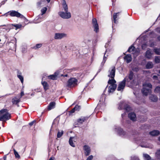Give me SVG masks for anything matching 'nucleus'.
I'll return each instance as SVG.
<instances>
[{"label": "nucleus", "instance_id": "1", "mask_svg": "<svg viewBox=\"0 0 160 160\" xmlns=\"http://www.w3.org/2000/svg\"><path fill=\"white\" fill-rule=\"evenodd\" d=\"M135 76L132 71H130L128 75L123 80L128 87H131L135 83L136 80L134 78Z\"/></svg>", "mask_w": 160, "mask_h": 160}, {"label": "nucleus", "instance_id": "2", "mask_svg": "<svg viewBox=\"0 0 160 160\" xmlns=\"http://www.w3.org/2000/svg\"><path fill=\"white\" fill-rule=\"evenodd\" d=\"M11 114L8 113V110L3 109L0 111V121H4L9 119Z\"/></svg>", "mask_w": 160, "mask_h": 160}, {"label": "nucleus", "instance_id": "3", "mask_svg": "<svg viewBox=\"0 0 160 160\" xmlns=\"http://www.w3.org/2000/svg\"><path fill=\"white\" fill-rule=\"evenodd\" d=\"M143 88L142 89V92L143 95L147 96L151 92L152 87V84L149 82H145L143 85Z\"/></svg>", "mask_w": 160, "mask_h": 160}, {"label": "nucleus", "instance_id": "4", "mask_svg": "<svg viewBox=\"0 0 160 160\" xmlns=\"http://www.w3.org/2000/svg\"><path fill=\"white\" fill-rule=\"evenodd\" d=\"M118 109L119 110L124 109L127 112H129L131 110V108L125 102H121L119 104Z\"/></svg>", "mask_w": 160, "mask_h": 160}, {"label": "nucleus", "instance_id": "5", "mask_svg": "<svg viewBox=\"0 0 160 160\" xmlns=\"http://www.w3.org/2000/svg\"><path fill=\"white\" fill-rule=\"evenodd\" d=\"M115 131L120 136L122 137H124L126 138H128V134H129V132L128 133L123 131L122 129L119 127L116 126L115 128Z\"/></svg>", "mask_w": 160, "mask_h": 160}, {"label": "nucleus", "instance_id": "6", "mask_svg": "<svg viewBox=\"0 0 160 160\" xmlns=\"http://www.w3.org/2000/svg\"><path fill=\"white\" fill-rule=\"evenodd\" d=\"M9 16L12 17H16L26 19L25 17L22 15L15 10H11L9 11Z\"/></svg>", "mask_w": 160, "mask_h": 160}, {"label": "nucleus", "instance_id": "7", "mask_svg": "<svg viewBox=\"0 0 160 160\" xmlns=\"http://www.w3.org/2000/svg\"><path fill=\"white\" fill-rule=\"evenodd\" d=\"M78 81L75 78H71L69 79L67 83V86L68 88H72L75 86L77 83Z\"/></svg>", "mask_w": 160, "mask_h": 160}, {"label": "nucleus", "instance_id": "8", "mask_svg": "<svg viewBox=\"0 0 160 160\" xmlns=\"http://www.w3.org/2000/svg\"><path fill=\"white\" fill-rule=\"evenodd\" d=\"M116 84L110 85L108 87L107 86L104 91L103 94L104 95L105 94V93L107 88L108 89V94H110V93H112L116 89Z\"/></svg>", "mask_w": 160, "mask_h": 160}, {"label": "nucleus", "instance_id": "9", "mask_svg": "<svg viewBox=\"0 0 160 160\" xmlns=\"http://www.w3.org/2000/svg\"><path fill=\"white\" fill-rule=\"evenodd\" d=\"M59 14L61 17L64 19H68L71 18V14L70 12H59Z\"/></svg>", "mask_w": 160, "mask_h": 160}, {"label": "nucleus", "instance_id": "10", "mask_svg": "<svg viewBox=\"0 0 160 160\" xmlns=\"http://www.w3.org/2000/svg\"><path fill=\"white\" fill-rule=\"evenodd\" d=\"M92 23L94 28V31L96 32H98L99 31V27L97 20L96 18H93L92 19Z\"/></svg>", "mask_w": 160, "mask_h": 160}, {"label": "nucleus", "instance_id": "11", "mask_svg": "<svg viewBox=\"0 0 160 160\" xmlns=\"http://www.w3.org/2000/svg\"><path fill=\"white\" fill-rule=\"evenodd\" d=\"M115 71L116 69L115 67H112L108 71V76L111 78H114L115 75Z\"/></svg>", "mask_w": 160, "mask_h": 160}, {"label": "nucleus", "instance_id": "12", "mask_svg": "<svg viewBox=\"0 0 160 160\" xmlns=\"http://www.w3.org/2000/svg\"><path fill=\"white\" fill-rule=\"evenodd\" d=\"M47 10V8L46 7H44L41 10V12L42 13V14L41 15H39L38 16V18L37 19V18H36L35 19H36V20H38V22H36L35 21H34V22L35 23H38L39 22H41L42 21V19L41 18V17L42 16V15L43 14H45L46 13Z\"/></svg>", "mask_w": 160, "mask_h": 160}, {"label": "nucleus", "instance_id": "13", "mask_svg": "<svg viewBox=\"0 0 160 160\" xmlns=\"http://www.w3.org/2000/svg\"><path fill=\"white\" fill-rule=\"evenodd\" d=\"M125 85L126 84L123 80L119 82L117 89V90L122 92L125 88Z\"/></svg>", "mask_w": 160, "mask_h": 160}, {"label": "nucleus", "instance_id": "14", "mask_svg": "<svg viewBox=\"0 0 160 160\" xmlns=\"http://www.w3.org/2000/svg\"><path fill=\"white\" fill-rule=\"evenodd\" d=\"M83 149L86 156H88L90 154L91 150L89 146L88 145L83 146Z\"/></svg>", "mask_w": 160, "mask_h": 160}, {"label": "nucleus", "instance_id": "15", "mask_svg": "<svg viewBox=\"0 0 160 160\" xmlns=\"http://www.w3.org/2000/svg\"><path fill=\"white\" fill-rule=\"evenodd\" d=\"M153 54V53L152 51L150 48H148L145 52V57L146 58L150 59L151 58Z\"/></svg>", "mask_w": 160, "mask_h": 160}, {"label": "nucleus", "instance_id": "16", "mask_svg": "<svg viewBox=\"0 0 160 160\" xmlns=\"http://www.w3.org/2000/svg\"><path fill=\"white\" fill-rule=\"evenodd\" d=\"M66 36V34L63 33H56L55 34L54 38L56 39H61Z\"/></svg>", "mask_w": 160, "mask_h": 160}, {"label": "nucleus", "instance_id": "17", "mask_svg": "<svg viewBox=\"0 0 160 160\" xmlns=\"http://www.w3.org/2000/svg\"><path fill=\"white\" fill-rule=\"evenodd\" d=\"M20 101V98H18L17 97H15L12 99V104L17 105L18 107H19L18 103Z\"/></svg>", "mask_w": 160, "mask_h": 160}, {"label": "nucleus", "instance_id": "18", "mask_svg": "<svg viewBox=\"0 0 160 160\" xmlns=\"http://www.w3.org/2000/svg\"><path fill=\"white\" fill-rule=\"evenodd\" d=\"M129 118L132 121H135L136 120V116L134 112L129 113L128 114Z\"/></svg>", "mask_w": 160, "mask_h": 160}, {"label": "nucleus", "instance_id": "19", "mask_svg": "<svg viewBox=\"0 0 160 160\" xmlns=\"http://www.w3.org/2000/svg\"><path fill=\"white\" fill-rule=\"evenodd\" d=\"M88 118V117H81L77 120L78 123L79 124H82L83 122L87 120Z\"/></svg>", "mask_w": 160, "mask_h": 160}, {"label": "nucleus", "instance_id": "20", "mask_svg": "<svg viewBox=\"0 0 160 160\" xmlns=\"http://www.w3.org/2000/svg\"><path fill=\"white\" fill-rule=\"evenodd\" d=\"M124 58L127 63H129L132 60V57L130 54H127L124 57Z\"/></svg>", "mask_w": 160, "mask_h": 160}, {"label": "nucleus", "instance_id": "21", "mask_svg": "<svg viewBox=\"0 0 160 160\" xmlns=\"http://www.w3.org/2000/svg\"><path fill=\"white\" fill-rule=\"evenodd\" d=\"M59 72H56L54 74L50 75L48 76V78L52 79L53 80H56L58 75Z\"/></svg>", "mask_w": 160, "mask_h": 160}, {"label": "nucleus", "instance_id": "22", "mask_svg": "<svg viewBox=\"0 0 160 160\" xmlns=\"http://www.w3.org/2000/svg\"><path fill=\"white\" fill-rule=\"evenodd\" d=\"M56 103L54 102H51L49 104L48 107L47 109L49 111L54 108H55Z\"/></svg>", "mask_w": 160, "mask_h": 160}, {"label": "nucleus", "instance_id": "23", "mask_svg": "<svg viewBox=\"0 0 160 160\" xmlns=\"http://www.w3.org/2000/svg\"><path fill=\"white\" fill-rule=\"evenodd\" d=\"M62 6L64 12L68 11V7L65 0H62Z\"/></svg>", "mask_w": 160, "mask_h": 160}, {"label": "nucleus", "instance_id": "24", "mask_svg": "<svg viewBox=\"0 0 160 160\" xmlns=\"http://www.w3.org/2000/svg\"><path fill=\"white\" fill-rule=\"evenodd\" d=\"M159 132L158 130H153L149 132V134L152 136H156L158 135Z\"/></svg>", "mask_w": 160, "mask_h": 160}, {"label": "nucleus", "instance_id": "25", "mask_svg": "<svg viewBox=\"0 0 160 160\" xmlns=\"http://www.w3.org/2000/svg\"><path fill=\"white\" fill-rule=\"evenodd\" d=\"M150 99L152 101L156 102L158 100V98L156 95H151L150 96Z\"/></svg>", "mask_w": 160, "mask_h": 160}, {"label": "nucleus", "instance_id": "26", "mask_svg": "<svg viewBox=\"0 0 160 160\" xmlns=\"http://www.w3.org/2000/svg\"><path fill=\"white\" fill-rule=\"evenodd\" d=\"M42 84L43 87L45 91H46L48 89V85L47 82L45 81H42Z\"/></svg>", "mask_w": 160, "mask_h": 160}, {"label": "nucleus", "instance_id": "27", "mask_svg": "<svg viewBox=\"0 0 160 160\" xmlns=\"http://www.w3.org/2000/svg\"><path fill=\"white\" fill-rule=\"evenodd\" d=\"M111 79H109L108 81V83L110 85H113L116 84V81L114 79V78H111Z\"/></svg>", "mask_w": 160, "mask_h": 160}, {"label": "nucleus", "instance_id": "28", "mask_svg": "<svg viewBox=\"0 0 160 160\" xmlns=\"http://www.w3.org/2000/svg\"><path fill=\"white\" fill-rule=\"evenodd\" d=\"M153 67V64L152 62H149L147 63L146 67L147 69H150Z\"/></svg>", "mask_w": 160, "mask_h": 160}, {"label": "nucleus", "instance_id": "29", "mask_svg": "<svg viewBox=\"0 0 160 160\" xmlns=\"http://www.w3.org/2000/svg\"><path fill=\"white\" fill-rule=\"evenodd\" d=\"M21 74V73L18 71L17 74L18 77L20 79L21 82L22 83L23 82V78Z\"/></svg>", "mask_w": 160, "mask_h": 160}, {"label": "nucleus", "instance_id": "30", "mask_svg": "<svg viewBox=\"0 0 160 160\" xmlns=\"http://www.w3.org/2000/svg\"><path fill=\"white\" fill-rule=\"evenodd\" d=\"M143 156L145 160H152L150 156L147 154H144Z\"/></svg>", "mask_w": 160, "mask_h": 160}, {"label": "nucleus", "instance_id": "31", "mask_svg": "<svg viewBox=\"0 0 160 160\" xmlns=\"http://www.w3.org/2000/svg\"><path fill=\"white\" fill-rule=\"evenodd\" d=\"M73 138L72 137H70L69 140V144L71 146H72V147H75V145L72 141V139Z\"/></svg>", "mask_w": 160, "mask_h": 160}, {"label": "nucleus", "instance_id": "32", "mask_svg": "<svg viewBox=\"0 0 160 160\" xmlns=\"http://www.w3.org/2000/svg\"><path fill=\"white\" fill-rule=\"evenodd\" d=\"M119 12L118 13H114L113 14V22L114 23H117V16L118 15Z\"/></svg>", "mask_w": 160, "mask_h": 160}, {"label": "nucleus", "instance_id": "33", "mask_svg": "<svg viewBox=\"0 0 160 160\" xmlns=\"http://www.w3.org/2000/svg\"><path fill=\"white\" fill-rule=\"evenodd\" d=\"M135 47L132 45L129 48L128 50V51L132 53L133 52H134L135 51Z\"/></svg>", "mask_w": 160, "mask_h": 160}, {"label": "nucleus", "instance_id": "34", "mask_svg": "<svg viewBox=\"0 0 160 160\" xmlns=\"http://www.w3.org/2000/svg\"><path fill=\"white\" fill-rule=\"evenodd\" d=\"M1 26H4V27H5L3 28V29H6L7 30H9L10 29V28H11V24L8 25H2L0 26V27H1Z\"/></svg>", "mask_w": 160, "mask_h": 160}, {"label": "nucleus", "instance_id": "35", "mask_svg": "<svg viewBox=\"0 0 160 160\" xmlns=\"http://www.w3.org/2000/svg\"><path fill=\"white\" fill-rule=\"evenodd\" d=\"M153 51L157 55H160V48H155L154 49Z\"/></svg>", "mask_w": 160, "mask_h": 160}, {"label": "nucleus", "instance_id": "36", "mask_svg": "<svg viewBox=\"0 0 160 160\" xmlns=\"http://www.w3.org/2000/svg\"><path fill=\"white\" fill-rule=\"evenodd\" d=\"M108 49H106L105 52L104 53V55L103 57V58L102 62L101 64L102 65H103L105 63L107 60V57L105 56V54L106 52H107Z\"/></svg>", "mask_w": 160, "mask_h": 160}, {"label": "nucleus", "instance_id": "37", "mask_svg": "<svg viewBox=\"0 0 160 160\" xmlns=\"http://www.w3.org/2000/svg\"><path fill=\"white\" fill-rule=\"evenodd\" d=\"M11 26H13L16 28V29H19L21 28L22 26L21 24H12L11 25Z\"/></svg>", "mask_w": 160, "mask_h": 160}, {"label": "nucleus", "instance_id": "38", "mask_svg": "<svg viewBox=\"0 0 160 160\" xmlns=\"http://www.w3.org/2000/svg\"><path fill=\"white\" fill-rule=\"evenodd\" d=\"M155 62L156 63H158L160 62V57L156 56L155 58L154 59Z\"/></svg>", "mask_w": 160, "mask_h": 160}, {"label": "nucleus", "instance_id": "39", "mask_svg": "<svg viewBox=\"0 0 160 160\" xmlns=\"http://www.w3.org/2000/svg\"><path fill=\"white\" fill-rule=\"evenodd\" d=\"M63 134V131H58L57 134V137L58 138H60L62 135Z\"/></svg>", "mask_w": 160, "mask_h": 160}, {"label": "nucleus", "instance_id": "40", "mask_svg": "<svg viewBox=\"0 0 160 160\" xmlns=\"http://www.w3.org/2000/svg\"><path fill=\"white\" fill-rule=\"evenodd\" d=\"M139 50H136L134 51V52H132V53L134 54V57H136L137 56L139 53Z\"/></svg>", "mask_w": 160, "mask_h": 160}, {"label": "nucleus", "instance_id": "41", "mask_svg": "<svg viewBox=\"0 0 160 160\" xmlns=\"http://www.w3.org/2000/svg\"><path fill=\"white\" fill-rule=\"evenodd\" d=\"M149 42L150 43V45H149V46L150 47L152 48L154 47V45H155L154 42H153L152 41V40H149Z\"/></svg>", "mask_w": 160, "mask_h": 160}, {"label": "nucleus", "instance_id": "42", "mask_svg": "<svg viewBox=\"0 0 160 160\" xmlns=\"http://www.w3.org/2000/svg\"><path fill=\"white\" fill-rule=\"evenodd\" d=\"M14 153L15 155L16 158H20V156L18 152L15 150V149H14Z\"/></svg>", "mask_w": 160, "mask_h": 160}, {"label": "nucleus", "instance_id": "43", "mask_svg": "<svg viewBox=\"0 0 160 160\" xmlns=\"http://www.w3.org/2000/svg\"><path fill=\"white\" fill-rule=\"evenodd\" d=\"M156 156L158 158L160 159V149L157 151L156 153Z\"/></svg>", "mask_w": 160, "mask_h": 160}, {"label": "nucleus", "instance_id": "44", "mask_svg": "<svg viewBox=\"0 0 160 160\" xmlns=\"http://www.w3.org/2000/svg\"><path fill=\"white\" fill-rule=\"evenodd\" d=\"M155 92L160 93V87H157L155 89Z\"/></svg>", "mask_w": 160, "mask_h": 160}, {"label": "nucleus", "instance_id": "45", "mask_svg": "<svg viewBox=\"0 0 160 160\" xmlns=\"http://www.w3.org/2000/svg\"><path fill=\"white\" fill-rule=\"evenodd\" d=\"M131 160H139V158L137 156H132L131 157Z\"/></svg>", "mask_w": 160, "mask_h": 160}, {"label": "nucleus", "instance_id": "46", "mask_svg": "<svg viewBox=\"0 0 160 160\" xmlns=\"http://www.w3.org/2000/svg\"><path fill=\"white\" fill-rule=\"evenodd\" d=\"M147 47V45L146 43H143L142 45V49L143 50H145L146 49V48Z\"/></svg>", "mask_w": 160, "mask_h": 160}, {"label": "nucleus", "instance_id": "47", "mask_svg": "<svg viewBox=\"0 0 160 160\" xmlns=\"http://www.w3.org/2000/svg\"><path fill=\"white\" fill-rule=\"evenodd\" d=\"M42 46L41 44H38L36 45V46L34 47L35 49H37L40 48Z\"/></svg>", "mask_w": 160, "mask_h": 160}, {"label": "nucleus", "instance_id": "48", "mask_svg": "<svg viewBox=\"0 0 160 160\" xmlns=\"http://www.w3.org/2000/svg\"><path fill=\"white\" fill-rule=\"evenodd\" d=\"M44 2L43 1H40L37 3V5L38 7H40Z\"/></svg>", "mask_w": 160, "mask_h": 160}, {"label": "nucleus", "instance_id": "49", "mask_svg": "<svg viewBox=\"0 0 160 160\" xmlns=\"http://www.w3.org/2000/svg\"><path fill=\"white\" fill-rule=\"evenodd\" d=\"M74 109H75V111H76V110H79L80 109V106L77 105H76L74 107Z\"/></svg>", "mask_w": 160, "mask_h": 160}, {"label": "nucleus", "instance_id": "50", "mask_svg": "<svg viewBox=\"0 0 160 160\" xmlns=\"http://www.w3.org/2000/svg\"><path fill=\"white\" fill-rule=\"evenodd\" d=\"M91 41V40H90L87 38H85L84 40L85 42L86 43H88L89 42H90Z\"/></svg>", "mask_w": 160, "mask_h": 160}, {"label": "nucleus", "instance_id": "51", "mask_svg": "<svg viewBox=\"0 0 160 160\" xmlns=\"http://www.w3.org/2000/svg\"><path fill=\"white\" fill-rule=\"evenodd\" d=\"M93 158V156L92 155H91L90 156H89L87 158V159L86 160H92Z\"/></svg>", "mask_w": 160, "mask_h": 160}, {"label": "nucleus", "instance_id": "52", "mask_svg": "<svg viewBox=\"0 0 160 160\" xmlns=\"http://www.w3.org/2000/svg\"><path fill=\"white\" fill-rule=\"evenodd\" d=\"M155 31L160 34V27H158L155 29Z\"/></svg>", "mask_w": 160, "mask_h": 160}, {"label": "nucleus", "instance_id": "53", "mask_svg": "<svg viewBox=\"0 0 160 160\" xmlns=\"http://www.w3.org/2000/svg\"><path fill=\"white\" fill-rule=\"evenodd\" d=\"M8 15H9V11H8V12H7V13H5L2 16H6V17H7Z\"/></svg>", "mask_w": 160, "mask_h": 160}, {"label": "nucleus", "instance_id": "54", "mask_svg": "<svg viewBox=\"0 0 160 160\" xmlns=\"http://www.w3.org/2000/svg\"><path fill=\"white\" fill-rule=\"evenodd\" d=\"M7 0H4V1H2L1 3V5H0V7L2 5L4 4L5 2L7 1Z\"/></svg>", "mask_w": 160, "mask_h": 160}, {"label": "nucleus", "instance_id": "55", "mask_svg": "<svg viewBox=\"0 0 160 160\" xmlns=\"http://www.w3.org/2000/svg\"><path fill=\"white\" fill-rule=\"evenodd\" d=\"M12 95V94H11V93H9V94H6L5 95H4V96H2L1 97H0V98L1 97H6V96H9V95Z\"/></svg>", "mask_w": 160, "mask_h": 160}, {"label": "nucleus", "instance_id": "56", "mask_svg": "<svg viewBox=\"0 0 160 160\" xmlns=\"http://www.w3.org/2000/svg\"><path fill=\"white\" fill-rule=\"evenodd\" d=\"M126 115V113L125 112H124L122 114L121 116H122V119H124V117H125Z\"/></svg>", "mask_w": 160, "mask_h": 160}, {"label": "nucleus", "instance_id": "57", "mask_svg": "<svg viewBox=\"0 0 160 160\" xmlns=\"http://www.w3.org/2000/svg\"><path fill=\"white\" fill-rule=\"evenodd\" d=\"M35 122V121H32V122H30V123H29V125L30 126H32V125H33V123H34Z\"/></svg>", "mask_w": 160, "mask_h": 160}, {"label": "nucleus", "instance_id": "58", "mask_svg": "<svg viewBox=\"0 0 160 160\" xmlns=\"http://www.w3.org/2000/svg\"><path fill=\"white\" fill-rule=\"evenodd\" d=\"M109 42H108L107 43H106V44L105 46V47L106 48H108V46L109 45Z\"/></svg>", "mask_w": 160, "mask_h": 160}, {"label": "nucleus", "instance_id": "59", "mask_svg": "<svg viewBox=\"0 0 160 160\" xmlns=\"http://www.w3.org/2000/svg\"><path fill=\"white\" fill-rule=\"evenodd\" d=\"M75 110L74 109V108H73L70 111V113H74L75 112Z\"/></svg>", "mask_w": 160, "mask_h": 160}, {"label": "nucleus", "instance_id": "60", "mask_svg": "<svg viewBox=\"0 0 160 160\" xmlns=\"http://www.w3.org/2000/svg\"><path fill=\"white\" fill-rule=\"evenodd\" d=\"M24 95V92L22 91L21 93V97L20 98L22 97V96H23Z\"/></svg>", "mask_w": 160, "mask_h": 160}, {"label": "nucleus", "instance_id": "61", "mask_svg": "<svg viewBox=\"0 0 160 160\" xmlns=\"http://www.w3.org/2000/svg\"><path fill=\"white\" fill-rule=\"evenodd\" d=\"M153 78L154 79H157L158 78V77L157 76H153Z\"/></svg>", "mask_w": 160, "mask_h": 160}, {"label": "nucleus", "instance_id": "62", "mask_svg": "<svg viewBox=\"0 0 160 160\" xmlns=\"http://www.w3.org/2000/svg\"><path fill=\"white\" fill-rule=\"evenodd\" d=\"M141 146L142 147H145V148L148 147V146L147 145H141Z\"/></svg>", "mask_w": 160, "mask_h": 160}, {"label": "nucleus", "instance_id": "63", "mask_svg": "<svg viewBox=\"0 0 160 160\" xmlns=\"http://www.w3.org/2000/svg\"><path fill=\"white\" fill-rule=\"evenodd\" d=\"M157 39L160 42V36L157 37Z\"/></svg>", "mask_w": 160, "mask_h": 160}, {"label": "nucleus", "instance_id": "64", "mask_svg": "<svg viewBox=\"0 0 160 160\" xmlns=\"http://www.w3.org/2000/svg\"><path fill=\"white\" fill-rule=\"evenodd\" d=\"M54 158V157H51L49 160H53Z\"/></svg>", "mask_w": 160, "mask_h": 160}]
</instances>
